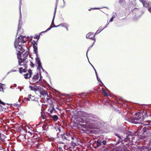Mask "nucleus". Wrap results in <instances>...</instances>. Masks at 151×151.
<instances>
[{"label": "nucleus", "instance_id": "1", "mask_svg": "<svg viewBox=\"0 0 151 151\" xmlns=\"http://www.w3.org/2000/svg\"><path fill=\"white\" fill-rule=\"evenodd\" d=\"M29 88L32 91H34L36 93L39 95L40 97H42V98L48 102L49 100H51V99L50 98V97L48 96L47 92L42 88L40 87L39 86H29Z\"/></svg>", "mask_w": 151, "mask_h": 151}, {"label": "nucleus", "instance_id": "2", "mask_svg": "<svg viewBox=\"0 0 151 151\" xmlns=\"http://www.w3.org/2000/svg\"><path fill=\"white\" fill-rule=\"evenodd\" d=\"M150 115L149 111L147 110H142L139 112L135 114L133 118V122L135 124L139 123V122H137L139 121L141 122L144 120V119Z\"/></svg>", "mask_w": 151, "mask_h": 151}, {"label": "nucleus", "instance_id": "3", "mask_svg": "<svg viewBox=\"0 0 151 151\" xmlns=\"http://www.w3.org/2000/svg\"><path fill=\"white\" fill-rule=\"evenodd\" d=\"M18 62L19 65L22 66L19 68H15L16 70H14L13 72L18 71L21 74L23 73L26 72L27 68V63L28 62V60H23L22 58H21L19 59Z\"/></svg>", "mask_w": 151, "mask_h": 151}, {"label": "nucleus", "instance_id": "4", "mask_svg": "<svg viewBox=\"0 0 151 151\" xmlns=\"http://www.w3.org/2000/svg\"><path fill=\"white\" fill-rule=\"evenodd\" d=\"M78 114L82 116L81 118H78L77 120L80 122L85 123L87 125L90 114L83 111L79 112Z\"/></svg>", "mask_w": 151, "mask_h": 151}, {"label": "nucleus", "instance_id": "5", "mask_svg": "<svg viewBox=\"0 0 151 151\" xmlns=\"http://www.w3.org/2000/svg\"><path fill=\"white\" fill-rule=\"evenodd\" d=\"M87 125L91 128H95L98 126V122L97 121L92 119L89 117Z\"/></svg>", "mask_w": 151, "mask_h": 151}, {"label": "nucleus", "instance_id": "6", "mask_svg": "<svg viewBox=\"0 0 151 151\" xmlns=\"http://www.w3.org/2000/svg\"><path fill=\"white\" fill-rule=\"evenodd\" d=\"M133 134L129 132H127L125 133H124L123 136L122 137V138L124 139V140L125 141H131L133 140L132 139Z\"/></svg>", "mask_w": 151, "mask_h": 151}, {"label": "nucleus", "instance_id": "7", "mask_svg": "<svg viewBox=\"0 0 151 151\" xmlns=\"http://www.w3.org/2000/svg\"><path fill=\"white\" fill-rule=\"evenodd\" d=\"M14 46L16 50L19 54H21L24 52V50L22 44L14 43Z\"/></svg>", "mask_w": 151, "mask_h": 151}, {"label": "nucleus", "instance_id": "8", "mask_svg": "<svg viewBox=\"0 0 151 151\" xmlns=\"http://www.w3.org/2000/svg\"><path fill=\"white\" fill-rule=\"evenodd\" d=\"M27 40V38L25 36L20 35L16 40L14 43L22 44V43L25 42Z\"/></svg>", "mask_w": 151, "mask_h": 151}, {"label": "nucleus", "instance_id": "9", "mask_svg": "<svg viewBox=\"0 0 151 151\" xmlns=\"http://www.w3.org/2000/svg\"><path fill=\"white\" fill-rule=\"evenodd\" d=\"M61 136L63 139L64 140H65L69 141L72 138H73V137L69 133L61 134Z\"/></svg>", "mask_w": 151, "mask_h": 151}, {"label": "nucleus", "instance_id": "10", "mask_svg": "<svg viewBox=\"0 0 151 151\" xmlns=\"http://www.w3.org/2000/svg\"><path fill=\"white\" fill-rule=\"evenodd\" d=\"M116 135L117 136L119 139L118 141L122 142V144H123V146L124 147H126L129 144V142L130 141H125V140H124V139H123L118 134H116Z\"/></svg>", "mask_w": 151, "mask_h": 151}, {"label": "nucleus", "instance_id": "11", "mask_svg": "<svg viewBox=\"0 0 151 151\" xmlns=\"http://www.w3.org/2000/svg\"><path fill=\"white\" fill-rule=\"evenodd\" d=\"M72 139L71 141V146L73 147H74L75 146H77L78 145V143L77 142L78 141V139L76 137H73L71 139Z\"/></svg>", "mask_w": 151, "mask_h": 151}, {"label": "nucleus", "instance_id": "12", "mask_svg": "<svg viewBox=\"0 0 151 151\" xmlns=\"http://www.w3.org/2000/svg\"><path fill=\"white\" fill-rule=\"evenodd\" d=\"M94 35H95L93 33L89 32L86 35V37L87 38H89L94 40L93 42H95V39Z\"/></svg>", "mask_w": 151, "mask_h": 151}, {"label": "nucleus", "instance_id": "13", "mask_svg": "<svg viewBox=\"0 0 151 151\" xmlns=\"http://www.w3.org/2000/svg\"><path fill=\"white\" fill-rule=\"evenodd\" d=\"M37 42L35 40L33 41V42L32 43L33 44V48H34V51L35 53L36 54V55H37Z\"/></svg>", "mask_w": 151, "mask_h": 151}, {"label": "nucleus", "instance_id": "14", "mask_svg": "<svg viewBox=\"0 0 151 151\" xmlns=\"http://www.w3.org/2000/svg\"><path fill=\"white\" fill-rule=\"evenodd\" d=\"M39 77V74L38 73H36L35 75H34L32 78L33 82L35 83H39L40 80V79L38 81Z\"/></svg>", "mask_w": 151, "mask_h": 151}, {"label": "nucleus", "instance_id": "15", "mask_svg": "<svg viewBox=\"0 0 151 151\" xmlns=\"http://www.w3.org/2000/svg\"><path fill=\"white\" fill-rule=\"evenodd\" d=\"M32 74V71L31 70H28V73H27L24 75V77L25 79L29 78L31 76Z\"/></svg>", "mask_w": 151, "mask_h": 151}, {"label": "nucleus", "instance_id": "16", "mask_svg": "<svg viewBox=\"0 0 151 151\" xmlns=\"http://www.w3.org/2000/svg\"><path fill=\"white\" fill-rule=\"evenodd\" d=\"M49 116L50 118H52L55 121H57L58 119V116L56 115L52 116L50 114Z\"/></svg>", "mask_w": 151, "mask_h": 151}, {"label": "nucleus", "instance_id": "17", "mask_svg": "<svg viewBox=\"0 0 151 151\" xmlns=\"http://www.w3.org/2000/svg\"><path fill=\"white\" fill-rule=\"evenodd\" d=\"M49 111H50V112L51 114H52L54 112L55 113L56 111L54 108L53 105H51V106L50 107Z\"/></svg>", "mask_w": 151, "mask_h": 151}, {"label": "nucleus", "instance_id": "18", "mask_svg": "<svg viewBox=\"0 0 151 151\" xmlns=\"http://www.w3.org/2000/svg\"><path fill=\"white\" fill-rule=\"evenodd\" d=\"M57 6H56L55 8V12H54V17H53V20H52V24H53V25H54V26L53 27H58V26H55L54 23V17H55V13H56V10H57Z\"/></svg>", "mask_w": 151, "mask_h": 151}, {"label": "nucleus", "instance_id": "19", "mask_svg": "<svg viewBox=\"0 0 151 151\" xmlns=\"http://www.w3.org/2000/svg\"><path fill=\"white\" fill-rule=\"evenodd\" d=\"M28 52L26 51L23 55V58L22 59L27 60V58L28 57Z\"/></svg>", "mask_w": 151, "mask_h": 151}, {"label": "nucleus", "instance_id": "20", "mask_svg": "<svg viewBox=\"0 0 151 151\" xmlns=\"http://www.w3.org/2000/svg\"><path fill=\"white\" fill-rule=\"evenodd\" d=\"M149 129V128L147 127H145L142 128V131H143V132H145Z\"/></svg>", "mask_w": 151, "mask_h": 151}, {"label": "nucleus", "instance_id": "21", "mask_svg": "<svg viewBox=\"0 0 151 151\" xmlns=\"http://www.w3.org/2000/svg\"><path fill=\"white\" fill-rule=\"evenodd\" d=\"M102 142L100 140H98L97 141V147H99L101 146Z\"/></svg>", "mask_w": 151, "mask_h": 151}, {"label": "nucleus", "instance_id": "22", "mask_svg": "<svg viewBox=\"0 0 151 151\" xmlns=\"http://www.w3.org/2000/svg\"><path fill=\"white\" fill-rule=\"evenodd\" d=\"M41 117L44 119H46V117L44 113H43L42 111L41 112Z\"/></svg>", "mask_w": 151, "mask_h": 151}, {"label": "nucleus", "instance_id": "23", "mask_svg": "<svg viewBox=\"0 0 151 151\" xmlns=\"http://www.w3.org/2000/svg\"><path fill=\"white\" fill-rule=\"evenodd\" d=\"M61 143V144H62V145H63V149L64 150H67L68 148V147L67 146V145H65L63 143Z\"/></svg>", "mask_w": 151, "mask_h": 151}, {"label": "nucleus", "instance_id": "24", "mask_svg": "<svg viewBox=\"0 0 151 151\" xmlns=\"http://www.w3.org/2000/svg\"><path fill=\"white\" fill-rule=\"evenodd\" d=\"M21 31L22 32H24L23 29H21V28L19 29V27L18 29L17 30V33H20Z\"/></svg>", "mask_w": 151, "mask_h": 151}, {"label": "nucleus", "instance_id": "25", "mask_svg": "<svg viewBox=\"0 0 151 151\" xmlns=\"http://www.w3.org/2000/svg\"><path fill=\"white\" fill-rule=\"evenodd\" d=\"M101 90H102V91L104 93V96H108L107 93L105 92V91L104 88H102Z\"/></svg>", "mask_w": 151, "mask_h": 151}, {"label": "nucleus", "instance_id": "26", "mask_svg": "<svg viewBox=\"0 0 151 151\" xmlns=\"http://www.w3.org/2000/svg\"><path fill=\"white\" fill-rule=\"evenodd\" d=\"M40 36L39 35H36L35 37H34V39H37L36 40H35L36 42H37L38 40L40 38Z\"/></svg>", "mask_w": 151, "mask_h": 151}, {"label": "nucleus", "instance_id": "27", "mask_svg": "<svg viewBox=\"0 0 151 151\" xmlns=\"http://www.w3.org/2000/svg\"><path fill=\"white\" fill-rule=\"evenodd\" d=\"M66 25V24L65 23H62L58 25L57 26H62L64 27H65V26Z\"/></svg>", "mask_w": 151, "mask_h": 151}, {"label": "nucleus", "instance_id": "28", "mask_svg": "<svg viewBox=\"0 0 151 151\" xmlns=\"http://www.w3.org/2000/svg\"><path fill=\"white\" fill-rule=\"evenodd\" d=\"M59 149L60 151H63V145L59 147Z\"/></svg>", "mask_w": 151, "mask_h": 151}, {"label": "nucleus", "instance_id": "29", "mask_svg": "<svg viewBox=\"0 0 151 151\" xmlns=\"http://www.w3.org/2000/svg\"><path fill=\"white\" fill-rule=\"evenodd\" d=\"M102 142V145H103V146H104V145H106V141L105 140L103 141H101Z\"/></svg>", "mask_w": 151, "mask_h": 151}, {"label": "nucleus", "instance_id": "30", "mask_svg": "<svg viewBox=\"0 0 151 151\" xmlns=\"http://www.w3.org/2000/svg\"><path fill=\"white\" fill-rule=\"evenodd\" d=\"M3 91V87L1 84H0V91Z\"/></svg>", "mask_w": 151, "mask_h": 151}, {"label": "nucleus", "instance_id": "31", "mask_svg": "<svg viewBox=\"0 0 151 151\" xmlns=\"http://www.w3.org/2000/svg\"><path fill=\"white\" fill-rule=\"evenodd\" d=\"M38 68L41 69H43V68L42 66L41 63L38 64Z\"/></svg>", "mask_w": 151, "mask_h": 151}, {"label": "nucleus", "instance_id": "32", "mask_svg": "<svg viewBox=\"0 0 151 151\" xmlns=\"http://www.w3.org/2000/svg\"><path fill=\"white\" fill-rule=\"evenodd\" d=\"M19 103L17 102L16 103L14 104L13 105L15 106L18 107L19 106Z\"/></svg>", "mask_w": 151, "mask_h": 151}, {"label": "nucleus", "instance_id": "33", "mask_svg": "<svg viewBox=\"0 0 151 151\" xmlns=\"http://www.w3.org/2000/svg\"><path fill=\"white\" fill-rule=\"evenodd\" d=\"M30 65L32 68L34 67L35 66V65L32 61L30 62Z\"/></svg>", "mask_w": 151, "mask_h": 151}, {"label": "nucleus", "instance_id": "34", "mask_svg": "<svg viewBox=\"0 0 151 151\" xmlns=\"http://www.w3.org/2000/svg\"><path fill=\"white\" fill-rule=\"evenodd\" d=\"M114 17H115V16L114 15L112 17H111V18L110 19L109 21V22H112L113 21V19H114Z\"/></svg>", "mask_w": 151, "mask_h": 151}, {"label": "nucleus", "instance_id": "35", "mask_svg": "<svg viewBox=\"0 0 151 151\" xmlns=\"http://www.w3.org/2000/svg\"><path fill=\"white\" fill-rule=\"evenodd\" d=\"M52 27H51V26L46 30V31H45V32H47V31L49 30L50 29H51V28H52Z\"/></svg>", "mask_w": 151, "mask_h": 151}, {"label": "nucleus", "instance_id": "36", "mask_svg": "<svg viewBox=\"0 0 151 151\" xmlns=\"http://www.w3.org/2000/svg\"><path fill=\"white\" fill-rule=\"evenodd\" d=\"M94 70H95V73H96V76H97V79L98 81H99H99H100V82H101V81L100 79L98 78L97 75V72H96V70L95 69H94Z\"/></svg>", "mask_w": 151, "mask_h": 151}, {"label": "nucleus", "instance_id": "37", "mask_svg": "<svg viewBox=\"0 0 151 151\" xmlns=\"http://www.w3.org/2000/svg\"><path fill=\"white\" fill-rule=\"evenodd\" d=\"M35 60H36V61L37 63L38 62H39V61H40V60L39 59V58H38L37 56V57L35 59Z\"/></svg>", "mask_w": 151, "mask_h": 151}, {"label": "nucleus", "instance_id": "38", "mask_svg": "<svg viewBox=\"0 0 151 151\" xmlns=\"http://www.w3.org/2000/svg\"><path fill=\"white\" fill-rule=\"evenodd\" d=\"M143 4V6L145 7H147L148 5V4L147 3H146L145 1V3L144 4Z\"/></svg>", "mask_w": 151, "mask_h": 151}, {"label": "nucleus", "instance_id": "39", "mask_svg": "<svg viewBox=\"0 0 151 151\" xmlns=\"http://www.w3.org/2000/svg\"><path fill=\"white\" fill-rule=\"evenodd\" d=\"M0 104H2L3 105H5V103L2 101L0 99Z\"/></svg>", "mask_w": 151, "mask_h": 151}, {"label": "nucleus", "instance_id": "40", "mask_svg": "<svg viewBox=\"0 0 151 151\" xmlns=\"http://www.w3.org/2000/svg\"><path fill=\"white\" fill-rule=\"evenodd\" d=\"M0 151H5L4 150V148H3L2 147H1L0 146Z\"/></svg>", "mask_w": 151, "mask_h": 151}, {"label": "nucleus", "instance_id": "41", "mask_svg": "<svg viewBox=\"0 0 151 151\" xmlns=\"http://www.w3.org/2000/svg\"><path fill=\"white\" fill-rule=\"evenodd\" d=\"M57 131H59V132H60L61 131V127H58L57 129Z\"/></svg>", "mask_w": 151, "mask_h": 151}, {"label": "nucleus", "instance_id": "42", "mask_svg": "<svg viewBox=\"0 0 151 151\" xmlns=\"http://www.w3.org/2000/svg\"><path fill=\"white\" fill-rule=\"evenodd\" d=\"M140 1L142 2L143 4H144L145 3V0H140Z\"/></svg>", "mask_w": 151, "mask_h": 151}, {"label": "nucleus", "instance_id": "43", "mask_svg": "<svg viewBox=\"0 0 151 151\" xmlns=\"http://www.w3.org/2000/svg\"><path fill=\"white\" fill-rule=\"evenodd\" d=\"M46 124H44L42 126V128L43 129H45L46 126Z\"/></svg>", "mask_w": 151, "mask_h": 151}, {"label": "nucleus", "instance_id": "44", "mask_svg": "<svg viewBox=\"0 0 151 151\" xmlns=\"http://www.w3.org/2000/svg\"><path fill=\"white\" fill-rule=\"evenodd\" d=\"M19 4H20V6H19V8H20V10H21V0H20V2H19Z\"/></svg>", "mask_w": 151, "mask_h": 151}, {"label": "nucleus", "instance_id": "45", "mask_svg": "<svg viewBox=\"0 0 151 151\" xmlns=\"http://www.w3.org/2000/svg\"><path fill=\"white\" fill-rule=\"evenodd\" d=\"M37 63L38 64L41 63L40 62V61H39V62H37Z\"/></svg>", "mask_w": 151, "mask_h": 151}, {"label": "nucleus", "instance_id": "46", "mask_svg": "<svg viewBox=\"0 0 151 151\" xmlns=\"http://www.w3.org/2000/svg\"><path fill=\"white\" fill-rule=\"evenodd\" d=\"M148 10L151 13V8H149Z\"/></svg>", "mask_w": 151, "mask_h": 151}, {"label": "nucleus", "instance_id": "47", "mask_svg": "<svg viewBox=\"0 0 151 151\" xmlns=\"http://www.w3.org/2000/svg\"><path fill=\"white\" fill-rule=\"evenodd\" d=\"M91 9H97V8H91Z\"/></svg>", "mask_w": 151, "mask_h": 151}, {"label": "nucleus", "instance_id": "48", "mask_svg": "<svg viewBox=\"0 0 151 151\" xmlns=\"http://www.w3.org/2000/svg\"><path fill=\"white\" fill-rule=\"evenodd\" d=\"M65 27L67 29V30H68V28H67V25H66L65 26Z\"/></svg>", "mask_w": 151, "mask_h": 151}, {"label": "nucleus", "instance_id": "49", "mask_svg": "<svg viewBox=\"0 0 151 151\" xmlns=\"http://www.w3.org/2000/svg\"><path fill=\"white\" fill-rule=\"evenodd\" d=\"M29 96H31V95H30ZM29 98H30V99H31V97H29Z\"/></svg>", "mask_w": 151, "mask_h": 151}, {"label": "nucleus", "instance_id": "50", "mask_svg": "<svg viewBox=\"0 0 151 151\" xmlns=\"http://www.w3.org/2000/svg\"><path fill=\"white\" fill-rule=\"evenodd\" d=\"M18 101H19V103H20V101H21V100H18Z\"/></svg>", "mask_w": 151, "mask_h": 151}, {"label": "nucleus", "instance_id": "51", "mask_svg": "<svg viewBox=\"0 0 151 151\" xmlns=\"http://www.w3.org/2000/svg\"><path fill=\"white\" fill-rule=\"evenodd\" d=\"M27 100H28L29 99H28V98H27Z\"/></svg>", "mask_w": 151, "mask_h": 151}, {"label": "nucleus", "instance_id": "52", "mask_svg": "<svg viewBox=\"0 0 151 151\" xmlns=\"http://www.w3.org/2000/svg\"><path fill=\"white\" fill-rule=\"evenodd\" d=\"M35 137V135L34 134V136H33V137Z\"/></svg>", "mask_w": 151, "mask_h": 151}, {"label": "nucleus", "instance_id": "53", "mask_svg": "<svg viewBox=\"0 0 151 151\" xmlns=\"http://www.w3.org/2000/svg\"><path fill=\"white\" fill-rule=\"evenodd\" d=\"M73 151H76V150H73Z\"/></svg>", "mask_w": 151, "mask_h": 151}, {"label": "nucleus", "instance_id": "54", "mask_svg": "<svg viewBox=\"0 0 151 151\" xmlns=\"http://www.w3.org/2000/svg\"><path fill=\"white\" fill-rule=\"evenodd\" d=\"M89 11H91V9H89Z\"/></svg>", "mask_w": 151, "mask_h": 151}, {"label": "nucleus", "instance_id": "55", "mask_svg": "<svg viewBox=\"0 0 151 151\" xmlns=\"http://www.w3.org/2000/svg\"><path fill=\"white\" fill-rule=\"evenodd\" d=\"M7 104L8 105H9V104Z\"/></svg>", "mask_w": 151, "mask_h": 151}]
</instances>
